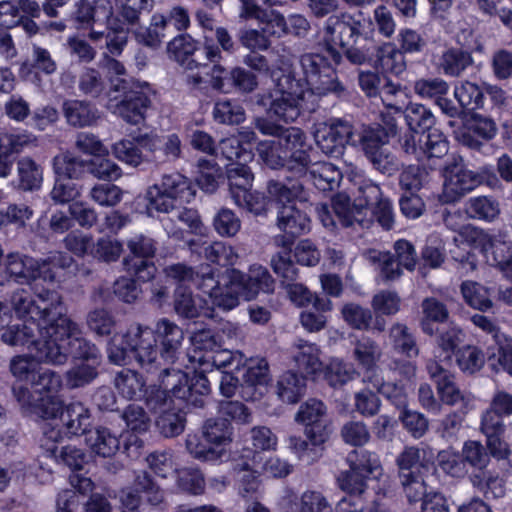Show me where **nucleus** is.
<instances>
[{"label":"nucleus","mask_w":512,"mask_h":512,"mask_svg":"<svg viewBox=\"0 0 512 512\" xmlns=\"http://www.w3.org/2000/svg\"><path fill=\"white\" fill-rule=\"evenodd\" d=\"M159 184L179 205L190 203L196 194L191 180L178 172L163 175Z\"/></svg>","instance_id":"41"},{"label":"nucleus","mask_w":512,"mask_h":512,"mask_svg":"<svg viewBox=\"0 0 512 512\" xmlns=\"http://www.w3.org/2000/svg\"><path fill=\"white\" fill-rule=\"evenodd\" d=\"M460 289L465 303L471 308L481 312L492 308L490 291L482 284L467 280L462 282Z\"/></svg>","instance_id":"58"},{"label":"nucleus","mask_w":512,"mask_h":512,"mask_svg":"<svg viewBox=\"0 0 512 512\" xmlns=\"http://www.w3.org/2000/svg\"><path fill=\"white\" fill-rule=\"evenodd\" d=\"M29 285L34 296L25 289H19L11 296V304L18 318L39 325L56 323L66 312L59 293L49 288H39V283Z\"/></svg>","instance_id":"6"},{"label":"nucleus","mask_w":512,"mask_h":512,"mask_svg":"<svg viewBox=\"0 0 512 512\" xmlns=\"http://www.w3.org/2000/svg\"><path fill=\"white\" fill-rule=\"evenodd\" d=\"M363 381L375 388L378 394H381L397 409L403 410L407 407L408 396L403 385L385 382L379 374L367 376L363 378Z\"/></svg>","instance_id":"48"},{"label":"nucleus","mask_w":512,"mask_h":512,"mask_svg":"<svg viewBox=\"0 0 512 512\" xmlns=\"http://www.w3.org/2000/svg\"><path fill=\"white\" fill-rule=\"evenodd\" d=\"M144 133L138 132L131 134V139H121L115 142L112 146L114 156L121 162L132 166L138 167L141 164H149L150 157L147 151L139 144V137Z\"/></svg>","instance_id":"35"},{"label":"nucleus","mask_w":512,"mask_h":512,"mask_svg":"<svg viewBox=\"0 0 512 512\" xmlns=\"http://www.w3.org/2000/svg\"><path fill=\"white\" fill-rule=\"evenodd\" d=\"M423 318L421 320L422 331L432 336L438 332L436 323H443L448 319L449 312L444 303L434 297L425 298L421 304Z\"/></svg>","instance_id":"49"},{"label":"nucleus","mask_w":512,"mask_h":512,"mask_svg":"<svg viewBox=\"0 0 512 512\" xmlns=\"http://www.w3.org/2000/svg\"><path fill=\"white\" fill-rule=\"evenodd\" d=\"M275 77L274 96L270 103L269 113L278 120L285 123L295 121L300 110L314 112L318 104L315 101H309L306 93L303 91L301 80L296 78L291 71H281V75Z\"/></svg>","instance_id":"7"},{"label":"nucleus","mask_w":512,"mask_h":512,"mask_svg":"<svg viewBox=\"0 0 512 512\" xmlns=\"http://www.w3.org/2000/svg\"><path fill=\"white\" fill-rule=\"evenodd\" d=\"M197 168L196 183L199 188L204 192L214 193L219 186V180L223 178L221 167L215 160L200 158Z\"/></svg>","instance_id":"63"},{"label":"nucleus","mask_w":512,"mask_h":512,"mask_svg":"<svg viewBox=\"0 0 512 512\" xmlns=\"http://www.w3.org/2000/svg\"><path fill=\"white\" fill-rule=\"evenodd\" d=\"M257 151L263 163L274 170L286 168L284 135L274 140L261 141Z\"/></svg>","instance_id":"59"},{"label":"nucleus","mask_w":512,"mask_h":512,"mask_svg":"<svg viewBox=\"0 0 512 512\" xmlns=\"http://www.w3.org/2000/svg\"><path fill=\"white\" fill-rule=\"evenodd\" d=\"M174 310L178 316L185 319H194L201 315L211 317L213 309L207 307V301L194 295L185 285H178L174 292Z\"/></svg>","instance_id":"31"},{"label":"nucleus","mask_w":512,"mask_h":512,"mask_svg":"<svg viewBox=\"0 0 512 512\" xmlns=\"http://www.w3.org/2000/svg\"><path fill=\"white\" fill-rule=\"evenodd\" d=\"M139 144L150 157L149 164L159 166L168 162H174L181 157L182 143L176 133L160 136L153 132H146L139 137Z\"/></svg>","instance_id":"22"},{"label":"nucleus","mask_w":512,"mask_h":512,"mask_svg":"<svg viewBox=\"0 0 512 512\" xmlns=\"http://www.w3.org/2000/svg\"><path fill=\"white\" fill-rule=\"evenodd\" d=\"M454 96L465 114L484 106L485 93L479 85L473 82L465 81L455 86Z\"/></svg>","instance_id":"57"},{"label":"nucleus","mask_w":512,"mask_h":512,"mask_svg":"<svg viewBox=\"0 0 512 512\" xmlns=\"http://www.w3.org/2000/svg\"><path fill=\"white\" fill-rule=\"evenodd\" d=\"M52 166L55 175L63 179H79L88 171V161L69 152L56 155Z\"/></svg>","instance_id":"51"},{"label":"nucleus","mask_w":512,"mask_h":512,"mask_svg":"<svg viewBox=\"0 0 512 512\" xmlns=\"http://www.w3.org/2000/svg\"><path fill=\"white\" fill-rule=\"evenodd\" d=\"M167 51L182 67L193 70L222 61L221 51L212 37L204 36L202 47L187 33H181L168 42Z\"/></svg>","instance_id":"11"},{"label":"nucleus","mask_w":512,"mask_h":512,"mask_svg":"<svg viewBox=\"0 0 512 512\" xmlns=\"http://www.w3.org/2000/svg\"><path fill=\"white\" fill-rule=\"evenodd\" d=\"M44 335L51 339L35 343L36 357L46 364L62 365L68 357L87 363L100 364L101 353L91 341L78 337V327L64 312L56 323L45 328Z\"/></svg>","instance_id":"3"},{"label":"nucleus","mask_w":512,"mask_h":512,"mask_svg":"<svg viewBox=\"0 0 512 512\" xmlns=\"http://www.w3.org/2000/svg\"><path fill=\"white\" fill-rule=\"evenodd\" d=\"M371 63L384 76L391 74L400 76L406 71L407 64L405 56L395 43L385 42L374 48Z\"/></svg>","instance_id":"29"},{"label":"nucleus","mask_w":512,"mask_h":512,"mask_svg":"<svg viewBox=\"0 0 512 512\" xmlns=\"http://www.w3.org/2000/svg\"><path fill=\"white\" fill-rule=\"evenodd\" d=\"M472 64L470 51L461 47H449L440 55L438 69L448 77H458Z\"/></svg>","instance_id":"36"},{"label":"nucleus","mask_w":512,"mask_h":512,"mask_svg":"<svg viewBox=\"0 0 512 512\" xmlns=\"http://www.w3.org/2000/svg\"><path fill=\"white\" fill-rule=\"evenodd\" d=\"M39 145L38 136L24 128H11L0 132V178H7L16 156Z\"/></svg>","instance_id":"16"},{"label":"nucleus","mask_w":512,"mask_h":512,"mask_svg":"<svg viewBox=\"0 0 512 512\" xmlns=\"http://www.w3.org/2000/svg\"><path fill=\"white\" fill-rule=\"evenodd\" d=\"M267 190L278 203L277 226L293 244L294 239L308 233L311 220L307 209L311 207L304 186L299 181L288 184L279 180H269Z\"/></svg>","instance_id":"4"},{"label":"nucleus","mask_w":512,"mask_h":512,"mask_svg":"<svg viewBox=\"0 0 512 512\" xmlns=\"http://www.w3.org/2000/svg\"><path fill=\"white\" fill-rule=\"evenodd\" d=\"M203 436L215 447H224L232 442L233 428L227 418L207 419L202 427Z\"/></svg>","instance_id":"53"},{"label":"nucleus","mask_w":512,"mask_h":512,"mask_svg":"<svg viewBox=\"0 0 512 512\" xmlns=\"http://www.w3.org/2000/svg\"><path fill=\"white\" fill-rule=\"evenodd\" d=\"M86 441L92 452L104 458L114 456L120 448L119 437L106 427L89 431Z\"/></svg>","instance_id":"45"},{"label":"nucleus","mask_w":512,"mask_h":512,"mask_svg":"<svg viewBox=\"0 0 512 512\" xmlns=\"http://www.w3.org/2000/svg\"><path fill=\"white\" fill-rule=\"evenodd\" d=\"M496 125L492 119L475 115L473 124L467 132L463 133V143L471 149L480 150L483 142L492 139L496 135Z\"/></svg>","instance_id":"47"},{"label":"nucleus","mask_w":512,"mask_h":512,"mask_svg":"<svg viewBox=\"0 0 512 512\" xmlns=\"http://www.w3.org/2000/svg\"><path fill=\"white\" fill-rule=\"evenodd\" d=\"M43 182V168L29 156L17 161V188L24 192L39 190Z\"/></svg>","instance_id":"42"},{"label":"nucleus","mask_w":512,"mask_h":512,"mask_svg":"<svg viewBox=\"0 0 512 512\" xmlns=\"http://www.w3.org/2000/svg\"><path fill=\"white\" fill-rule=\"evenodd\" d=\"M61 427H56L62 432V437L71 438L86 434L91 425L90 410L80 401L67 403L61 413Z\"/></svg>","instance_id":"28"},{"label":"nucleus","mask_w":512,"mask_h":512,"mask_svg":"<svg viewBox=\"0 0 512 512\" xmlns=\"http://www.w3.org/2000/svg\"><path fill=\"white\" fill-rule=\"evenodd\" d=\"M286 169L298 175H305L311 165L317 162V152L300 128L289 127L284 133Z\"/></svg>","instance_id":"17"},{"label":"nucleus","mask_w":512,"mask_h":512,"mask_svg":"<svg viewBox=\"0 0 512 512\" xmlns=\"http://www.w3.org/2000/svg\"><path fill=\"white\" fill-rule=\"evenodd\" d=\"M455 360L463 373L472 375L483 368L485 354L475 345H464L455 352Z\"/></svg>","instance_id":"64"},{"label":"nucleus","mask_w":512,"mask_h":512,"mask_svg":"<svg viewBox=\"0 0 512 512\" xmlns=\"http://www.w3.org/2000/svg\"><path fill=\"white\" fill-rule=\"evenodd\" d=\"M231 277V268L219 272L210 265H201L196 272L193 285L201 292L207 294L212 304L222 310L230 311L238 306L236 297L232 293V284L228 283Z\"/></svg>","instance_id":"12"},{"label":"nucleus","mask_w":512,"mask_h":512,"mask_svg":"<svg viewBox=\"0 0 512 512\" xmlns=\"http://www.w3.org/2000/svg\"><path fill=\"white\" fill-rule=\"evenodd\" d=\"M306 392V380L295 371L288 370L279 376L276 386L278 398L287 404L298 403Z\"/></svg>","instance_id":"38"},{"label":"nucleus","mask_w":512,"mask_h":512,"mask_svg":"<svg viewBox=\"0 0 512 512\" xmlns=\"http://www.w3.org/2000/svg\"><path fill=\"white\" fill-rule=\"evenodd\" d=\"M125 25L127 24L114 15H112L105 23L106 47L112 56L121 55L127 45L129 30Z\"/></svg>","instance_id":"55"},{"label":"nucleus","mask_w":512,"mask_h":512,"mask_svg":"<svg viewBox=\"0 0 512 512\" xmlns=\"http://www.w3.org/2000/svg\"><path fill=\"white\" fill-rule=\"evenodd\" d=\"M213 119L224 125H239L246 119L242 104L235 99H220L214 103Z\"/></svg>","instance_id":"56"},{"label":"nucleus","mask_w":512,"mask_h":512,"mask_svg":"<svg viewBox=\"0 0 512 512\" xmlns=\"http://www.w3.org/2000/svg\"><path fill=\"white\" fill-rule=\"evenodd\" d=\"M218 151L224 159L229 161L226 167L236 163H249L254 158L252 148L246 147L237 136L222 139L217 146Z\"/></svg>","instance_id":"54"},{"label":"nucleus","mask_w":512,"mask_h":512,"mask_svg":"<svg viewBox=\"0 0 512 512\" xmlns=\"http://www.w3.org/2000/svg\"><path fill=\"white\" fill-rule=\"evenodd\" d=\"M231 277L228 283L232 284V293L239 303L240 298L250 301L260 293H271L274 290V280L267 268L253 265L247 274L231 268Z\"/></svg>","instance_id":"18"},{"label":"nucleus","mask_w":512,"mask_h":512,"mask_svg":"<svg viewBox=\"0 0 512 512\" xmlns=\"http://www.w3.org/2000/svg\"><path fill=\"white\" fill-rule=\"evenodd\" d=\"M304 74L301 80L303 91L311 101L318 104L319 98L334 95L343 98L347 95L344 84L339 80L335 62L321 53H305L300 57Z\"/></svg>","instance_id":"5"},{"label":"nucleus","mask_w":512,"mask_h":512,"mask_svg":"<svg viewBox=\"0 0 512 512\" xmlns=\"http://www.w3.org/2000/svg\"><path fill=\"white\" fill-rule=\"evenodd\" d=\"M62 110L67 123L76 128L90 127L100 118L98 108L85 100H65Z\"/></svg>","instance_id":"32"},{"label":"nucleus","mask_w":512,"mask_h":512,"mask_svg":"<svg viewBox=\"0 0 512 512\" xmlns=\"http://www.w3.org/2000/svg\"><path fill=\"white\" fill-rule=\"evenodd\" d=\"M219 63H214L210 71V85L213 89L228 93L233 89L242 93H250L258 86L254 73L242 67H234L230 71Z\"/></svg>","instance_id":"23"},{"label":"nucleus","mask_w":512,"mask_h":512,"mask_svg":"<svg viewBox=\"0 0 512 512\" xmlns=\"http://www.w3.org/2000/svg\"><path fill=\"white\" fill-rule=\"evenodd\" d=\"M353 356L357 364L365 370V377L377 373V363L382 356L378 343L366 336L359 338L354 345Z\"/></svg>","instance_id":"37"},{"label":"nucleus","mask_w":512,"mask_h":512,"mask_svg":"<svg viewBox=\"0 0 512 512\" xmlns=\"http://www.w3.org/2000/svg\"><path fill=\"white\" fill-rule=\"evenodd\" d=\"M326 405L318 399L310 398L300 405L295 420L305 426V434L313 446H322L331 433L326 419Z\"/></svg>","instance_id":"19"},{"label":"nucleus","mask_w":512,"mask_h":512,"mask_svg":"<svg viewBox=\"0 0 512 512\" xmlns=\"http://www.w3.org/2000/svg\"><path fill=\"white\" fill-rule=\"evenodd\" d=\"M38 69L45 74H52L56 71V63L51 58L50 52L42 47H35L33 51V63L24 62L20 67V75L26 80L34 81L37 78L35 70Z\"/></svg>","instance_id":"62"},{"label":"nucleus","mask_w":512,"mask_h":512,"mask_svg":"<svg viewBox=\"0 0 512 512\" xmlns=\"http://www.w3.org/2000/svg\"><path fill=\"white\" fill-rule=\"evenodd\" d=\"M158 382L159 384H152L146 386L139 400H142L148 410L152 413H161L174 406L173 395L168 388H165L162 383V369H159Z\"/></svg>","instance_id":"46"},{"label":"nucleus","mask_w":512,"mask_h":512,"mask_svg":"<svg viewBox=\"0 0 512 512\" xmlns=\"http://www.w3.org/2000/svg\"><path fill=\"white\" fill-rule=\"evenodd\" d=\"M366 19L362 12H340L330 15L324 25L326 51L335 64H340L342 55L337 47L354 46L365 35Z\"/></svg>","instance_id":"9"},{"label":"nucleus","mask_w":512,"mask_h":512,"mask_svg":"<svg viewBox=\"0 0 512 512\" xmlns=\"http://www.w3.org/2000/svg\"><path fill=\"white\" fill-rule=\"evenodd\" d=\"M162 383L175 399L187 406L201 408L211 392L210 379L204 372L194 371L192 375L173 367L162 369Z\"/></svg>","instance_id":"10"},{"label":"nucleus","mask_w":512,"mask_h":512,"mask_svg":"<svg viewBox=\"0 0 512 512\" xmlns=\"http://www.w3.org/2000/svg\"><path fill=\"white\" fill-rule=\"evenodd\" d=\"M481 431L487 438V448L496 459H507L510 454L509 445L503 441L506 426L504 417L487 409L481 416Z\"/></svg>","instance_id":"27"},{"label":"nucleus","mask_w":512,"mask_h":512,"mask_svg":"<svg viewBox=\"0 0 512 512\" xmlns=\"http://www.w3.org/2000/svg\"><path fill=\"white\" fill-rule=\"evenodd\" d=\"M466 212L473 219L492 222L500 214V205L491 196L471 197L466 203Z\"/></svg>","instance_id":"60"},{"label":"nucleus","mask_w":512,"mask_h":512,"mask_svg":"<svg viewBox=\"0 0 512 512\" xmlns=\"http://www.w3.org/2000/svg\"><path fill=\"white\" fill-rule=\"evenodd\" d=\"M63 438L60 429L49 425L44 429L41 447L45 449L47 455L54 458L58 464L67 466L72 472L81 470L83 464L86 463V454L81 449L71 445L63 446L58 450L57 443Z\"/></svg>","instance_id":"25"},{"label":"nucleus","mask_w":512,"mask_h":512,"mask_svg":"<svg viewBox=\"0 0 512 512\" xmlns=\"http://www.w3.org/2000/svg\"><path fill=\"white\" fill-rule=\"evenodd\" d=\"M126 245L129 254L122 261L123 269L139 281L152 280L157 271L153 261L157 242L144 234H136L127 240Z\"/></svg>","instance_id":"13"},{"label":"nucleus","mask_w":512,"mask_h":512,"mask_svg":"<svg viewBox=\"0 0 512 512\" xmlns=\"http://www.w3.org/2000/svg\"><path fill=\"white\" fill-rule=\"evenodd\" d=\"M491 264L506 278L512 277V243L506 231H499L491 240Z\"/></svg>","instance_id":"39"},{"label":"nucleus","mask_w":512,"mask_h":512,"mask_svg":"<svg viewBox=\"0 0 512 512\" xmlns=\"http://www.w3.org/2000/svg\"><path fill=\"white\" fill-rule=\"evenodd\" d=\"M183 339V330L168 319L158 321L155 330L138 324L111 338L108 358L113 364L125 365L133 357L147 373H155L175 363Z\"/></svg>","instance_id":"1"},{"label":"nucleus","mask_w":512,"mask_h":512,"mask_svg":"<svg viewBox=\"0 0 512 512\" xmlns=\"http://www.w3.org/2000/svg\"><path fill=\"white\" fill-rule=\"evenodd\" d=\"M309 179L319 191L330 192L339 187L342 172L334 164L317 159V162L309 170Z\"/></svg>","instance_id":"40"},{"label":"nucleus","mask_w":512,"mask_h":512,"mask_svg":"<svg viewBox=\"0 0 512 512\" xmlns=\"http://www.w3.org/2000/svg\"><path fill=\"white\" fill-rule=\"evenodd\" d=\"M112 89L121 91L119 100L114 106V114L130 125H139L146 121L152 109L155 90L148 82H132L130 85L125 79L111 80Z\"/></svg>","instance_id":"8"},{"label":"nucleus","mask_w":512,"mask_h":512,"mask_svg":"<svg viewBox=\"0 0 512 512\" xmlns=\"http://www.w3.org/2000/svg\"><path fill=\"white\" fill-rule=\"evenodd\" d=\"M248 163H236L226 169L229 192L233 200L245 196L252 188L254 175Z\"/></svg>","instance_id":"44"},{"label":"nucleus","mask_w":512,"mask_h":512,"mask_svg":"<svg viewBox=\"0 0 512 512\" xmlns=\"http://www.w3.org/2000/svg\"><path fill=\"white\" fill-rule=\"evenodd\" d=\"M140 493L145 495L147 502L152 506H158L164 500V491L146 471L136 476L133 488L122 491L121 502L123 506L130 511L137 510L141 504Z\"/></svg>","instance_id":"26"},{"label":"nucleus","mask_w":512,"mask_h":512,"mask_svg":"<svg viewBox=\"0 0 512 512\" xmlns=\"http://www.w3.org/2000/svg\"><path fill=\"white\" fill-rule=\"evenodd\" d=\"M243 373V385L247 388L264 387L270 380V370L268 361L263 357L246 358Z\"/></svg>","instance_id":"52"},{"label":"nucleus","mask_w":512,"mask_h":512,"mask_svg":"<svg viewBox=\"0 0 512 512\" xmlns=\"http://www.w3.org/2000/svg\"><path fill=\"white\" fill-rule=\"evenodd\" d=\"M11 320V312L6 304L0 302V328H7L1 334V340L10 346H27L29 353L36 357L35 343L40 340L48 339L44 335L45 328L50 326V323H34L31 321H24L23 324L9 325ZM52 337H49L51 339Z\"/></svg>","instance_id":"15"},{"label":"nucleus","mask_w":512,"mask_h":512,"mask_svg":"<svg viewBox=\"0 0 512 512\" xmlns=\"http://www.w3.org/2000/svg\"><path fill=\"white\" fill-rule=\"evenodd\" d=\"M186 425V414L181 408L174 406L163 410L155 419V427L165 438L180 435Z\"/></svg>","instance_id":"50"},{"label":"nucleus","mask_w":512,"mask_h":512,"mask_svg":"<svg viewBox=\"0 0 512 512\" xmlns=\"http://www.w3.org/2000/svg\"><path fill=\"white\" fill-rule=\"evenodd\" d=\"M114 385L119 395L127 400H139L147 386L142 374L128 368L116 374Z\"/></svg>","instance_id":"43"},{"label":"nucleus","mask_w":512,"mask_h":512,"mask_svg":"<svg viewBox=\"0 0 512 512\" xmlns=\"http://www.w3.org/2000/svg\"><path fill=\"white\" fill-rule=\"evenodd\" d=\"M297 351L293 355V361L299 376L315 379L323 372V363L320 360V350L314 343L298 339L294 343Z\"/></svg>","instance_id":"30"},{"label":"nucleus","mask_w":512,"mask_h":512,"mask_svg":"<svg viewBox=\"0 0 512 512\" xmlns=\"http://www.w3.org/2000/svg\"><path fill=\"white\" fill-rule=\"evenodd\" d=\"M389 140L380 128L370 125L362 131L357 138V143H360L365 157L374 169L382 174L392 176L398 172L400 163L397 157L386 147Z\"/></svg>","instance_id":"14"},{"label":"nucleus","mask_w":512,"mask_h":512,"mask_svg":"<svg viewBox=\"0 0 512 512\" xmlns=\"http://www.w3.org/2000/svg\"><path fill=\"white\" fill-rule=\"evenodd\" d=\"M403 115L410 130L399 138L401 150L420 162L441 160L447 155L449 142L444 133L435 126L436 118L430 108L410 102L402 107Z\"/></svg>","instance_id":"2"},{"label":"nucleus","mask_w":512,"mask_h":512,"mask_svg":"<svg viewBox=\"0 0 512 512\" xmlns=\"http://www.w3.org/2000/svg\"><path fill=\"white\" fill-rule=\"evenodd\" d=\"M331 210L328 205L322 204L317 207L318 218L322 225L334 231L339 224L348 228L358 225L362 228L368 227V221L359 218L361 210L357 208L356 213L351 207V199L348 195L338 193L332 198Z\"/></svg>","instance_id":"20"},{"label":"nucleus","mask_w":512,"mask_h":512,"mask_svg":"<svg viewBox=\"0 0 512 512\" xmlns=\"http://www.w3.org/2000/svg\"><path fill=\"white\" fill-rule=\"evenodd\" d=\"M444 177L443 189L439 194V201L443 204L458 202L464 195L479 186L474 171L456 161L445 167Z\"/></svg>","instance_id":"21"},{"label":"nucleus","mask_w":512,"mask_h":512,"mask_svg":"<svg viewBox=\"0 0 512 512\" xmlns=\"http://www.w3.org/2000/svg\"><path fill=\"white\" fill-rule=\"evenodd\" d=\"M346 463L349 468L363 474L369 480H380L384 473L379 455L364 448L350 451Z\"/></svg>","instance_id":"34"},{"label":"nucleus","mask_w":512,"mask_h":512,"mask_svg":"<svg viewBox=\"0 0 512 512\" xmlns=\"http://www.w3.org/2000/svg\"><path fill=\"white\" fill-rule=\"evenodd\" d=\"M113 15V7L107 0H77L69 13V21L76 30H91L105 24Z\"/></svg>","instance_id":"24"},{"label":"nucleus","mask_w":512,"mask_h":512,"mask_svg":"<svg viewBox=\"0 0 512 512\" xmlns=\"http://www.w3.org/2000/svg\"><path fill=\"white\" fill-rule=\"evenodd\" d=\"M280 512H333V508L320 491L307 490L299 498H284Z\"/></svg>","instance_id":"33"},{"label":"nucleus","mask_w":512,"mask_h":512,"mask_svg":"<svg viewBox=\"0 0 512 512\" xmlns=\"http://www.w3.org/2000/svg\"><path fill=\"white\" fill-rule=\"evenodd\" d=\"M390 339L395 352L407 358L418 356L419 348L416 339L405 324H394L390 328Z\"/></svg>","instance_id":"61"}]
</instances>
